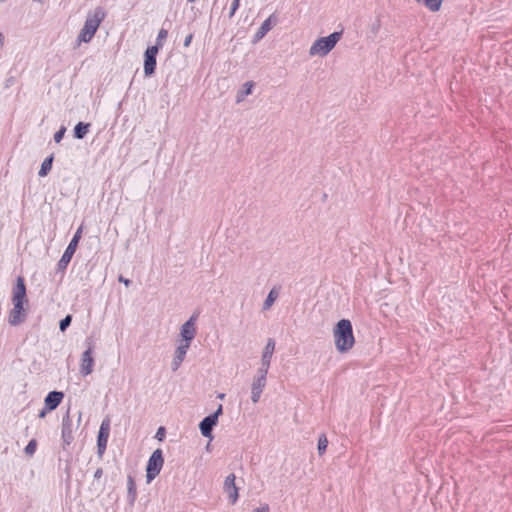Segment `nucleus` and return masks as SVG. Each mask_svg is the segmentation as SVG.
<instances>
[{
	"mask_svg": "<svg viewBox=\"0 0 512 512\" xmlns=\"http://www.w3.org/2000/svg\"><path fill=\"white\" fill-rule=\"evenodd\" d=\"M335 346L338 352L346 353L355 344L352 323L348 319L339 320L333 329Z\"/></svg>",
	"mask_w": 512,
	"mask_h": 512,
	"instance_id": "obj_1",
	"label": "nucleus"
},
{
	"mask_svg": "<svg viewBox=\"0 0 512 512\" xmlns=\"http://www.w3.org/2000/svg\"><path fill=\"white\" fill-rule=\"evenodd\" d=\"M105 16L106 13L102 7H97L92 15H88L84 23V26L77 37V41L79 43L90 42L93 36L95 35L99 25L104 20Z\"/></svg>",
	"mask_w": 512,
	"mask_h": 512,
	"instance_id": "obj_2",
	"label": "nucleus"
},
{
	"mask_svg": "<svg viewBox=\"0 0 512 512\" xmlns=\"http://www.w3.org/2000/svg\"><path fill=\"white\" fill-rule=\"evenodd\" d=\"M343 31H335L326 37H320L314 41L309 49V55L324 57L328 55L342 38Z\"/></svg>",
	"mask_w": 512,
	"mask_h": 512,
	"instance_id": "obj_3",
	"label": "nucleus"
},
{
	"mask_svg": "<svg viewBox=\"0 0 512 512\" xmlns=\"http://www.w3.org/2000/svg\"><path fill=\"white\" fill-rule=\"evenodd\" d=\"M82 236V226H80L75 234L73 235L70 243L66 247L63 255L61 256L60 260L57 263V271L58 272H64L69 265L74 253L76 252V249L78 247L79 241Z\"/></svg>",
	"mask_w": 512,
	"mask_h": 512,
	"instance_id": "obj_4",
	"label": "nucleus"
},
{
	"mask_svg": "<svg viewBox=\"0 0 512 512\" xmlns=\"http://www.w3.org/2000/svg\"><path fill=\"white\" fill-rule=\"evenodd\" d=\"M164 464L163 452L161 449H156L150 456L146 466V478L150 483L160 473Z\"/></svg>",
	"mask_w": 512,
	"mask_h": 512,
	"instance_id": "obj_5",
	"label": "nucleus"
},
{
	"mask_svg": "<svg viewBox=\"0 0 512 512\" xmlns=\"http://www.w3.org/2000/svg\"><path fill=\"white\" fill-rule=\"evenodd\" d=\"M87 349L82 353L81 356V365H80V373L83 376H87L92 373L94 367V343L91 339L86 340Z\"/></svg>",
	"mask_w": 512,
	"mask_h": 512,
	"instance_id": "obj_6",
	"label": "nucleus"
},
{
	"mask_svg": "<svg viewBox=\"0 0 512 512\" xmlns=\"http://www.w3.org/2000/svg\"><path fill=\"white\" fill-rule=\"evenodd\" d=\"M109 434L110 420L109 418H105L100 425L97 435V455L99 459L103 458V455L106 451Z\"/></svg>",
	"mask_w": 512,
	"mask_h": 512,
	"instance_id": "obj_7",
	"label": "nucleus"
},
{
	"mask_svg": "<svg viewBox=\"0 0 512 512\" xmlns=\"http://www.w3.org/2000/svg\"><path fill=\"white\" fill-rule=\"evenodd\" d=\"M13 308L10 310L8 315V323L11 326H18L22 324L27 318L26 303L12 302Z\"/></svg>",
	"mask_w": 512,
	"mask_h": 512,
	"instance_id": "obj_8",
	"label": "nucleus"
},
{
	"mask_svg": "<svg viewBox=\"0 0 512 512\" xmlns=\"http://www.w3.org/2000/svg\"><path fill=\"white\" fill-rule=\"evenodd\" d=\"M197 314H193L190 318L182 324L180 327V336L182 338V342L191 345V342L196 336V321Z\"/></svg>",
	"mask_w": 512,
	"mask_h": 512,
	"instance_id": "obj_9",
	"label": "nucleus"
},
{
	"mask_svg": "<svg viewBox=\"0 0 512 512\" xmlns=\"http://www.w3.org/2000/svg\"><path fill=\"white\" fill-rule=\"evenodd\" d=\"M159 50L156 47H147L144 52V75L151 77L156 70L157 54Z\"/></svg>",
	"mask_w": 512,
	"mask_h": 512,
	"instance_id": "obj_10",
	"label": "nucleus"
},
{
	"mask_svg": "<svg viewBox=\"0 0 512 512\" xmlns=\"http://www.w3.org/2000/svg\"><path fill=\"white\" fill-rule=\"evenodd\" d=\"M11 301L18 303H26V306H28L29 304V300L27 298L25 279L22 276L17 277L16 282L12 288Z\"/></svg>",
	"mask_w": 512,
	"mask_h": 512,
	"instance_id": "obj_11",
	"label": "nucleus"
},
{
	"mask_svg": "<svg viewBox=\"0 0 512 512\" xmlns=\"http://www.w3.org/2000/svg\"><path fill=\"white\" fill-rule=\"evenodd\" d=\"M61 438L63 441V449L66 450L68 446L74 441L73 436V422L69 415V410L66 415L63 416L62 419V427H61Z\"/></svg>",
	"mask_w": 512,
	"mask_h": 512,
	"instance_id": "obj_12",
	"label": "nucleus"
},
{
	"mask_svg": "<svg viewBox=\"0 0 512 512\" xmlns=\"http://www.w3.org/2000/svg\"><path fill=\"white\" fill-rule=\"evenodd\" d=\"M235 475L229 474L224 481V492L228 494L229 501L234 504L238 500V487L235 484Z\"/></svg>",
	"mask_w": 512,
	"mask_h": 512,
	"instance_id": "obj_13",
	"label": "nucleus"
},
{
	"mask_svg": "<svg viewBox=\"0 0 512 512\" xmlns=\"http://www.w3.org/2000/svg\"><path fill=\"white\" fill-rule=\"evenodd\" d=\"M63 398L64 393L62 391H50L44 399L46 410H55L61 404Z\"/></svg>",
	"mask_w": 512,
	"mask_h": 512,
	"instance_id": "obj_14",
	"label": "nucleus"
},
{
	"mask_svg": "<svg viewBox=\"0 0 512 512\" xmlns=\"http://www.w3.org/2000/svg\"><path fill=\"white\" fill-rule=\"evenodd\" d=\"M218 420H215L214 417H210L209 415L204 417L199 423V430L205 438L212 439V431L213 428L217 425Z\"/></svg>",
	"mask_w": 512,
	"mask_h": 512,
	"instance_id": "obj_15",
	"label": "nucleus"
},
{
	"mask_svg": "<svg viewBox=\"0 0 512 512\" xmlns=\"http://www.w3.org/2000/svg\"><path fill=\"white\" fill-rule=\"evenodd\" d=\"M266 386V381L254 379L251 386V400L253 403H257L260 400L263 389Z\"/></svg>",
	"mask_w": 512,
	"mask_h": 512,
	"instance_id": "obj_16",
	"label": "nucleus"
},
{
	"mask_svg": "<svg viewBox=\"0 0 512 512\" xmlns=\"http://www.w3.org/2000/svg\"><path fill=\"white\" fill-rule=\"evenodd\" d=\"M275 350V341L272 338H269L267 341V344L264 348V351L262 353L261 357V363H263V366H270L271 358Z\"/></svg>",
	"mask_w": 512,
	"mask_h": 512,
	"instance_id": "obj_17",
	"label": "nucleus"
},
{
	"mask_svg": "<svg viewBox=\"0 0 512 512\" xmlns=\"http://www.w3.org/2000/svg\"><path fill=\"white\" fill-rule=\"evenodd\" d=\"M137 498V489L132 475L127 476V499L131 507L134 506Z\"/></svg>",
	"mask_w": 512,
	"mask_h": 512,
	"instance_id": "obj_18",
	"label": "nucleus"
},
{
	"mask_svg": "<svg viewBox=\"0 0 512 512\" xmlns=\"http://www.w3.org/2000/svg\"><path fill=\"white\" fill-rule=\"evenodd\" d=\"M272 28V16L268 17L254 35V42L261 40Z\"/></svg>",
	"mask_w": 512,
	"mask_h": 512,
	"instance_id": "obj_19",
	"label": "nucleus"
},
{
	"mask_svg": "<svg viewBox=\"0 0 512 512\" xmlns=\"http://www.w3.org/2000/svg\"><path fill=\"white\" fill-rule=\"evenodd\" d=\"M91 124L86 122H78L73 129L74 138L81 140L85 138L87 133L89 132Z\"/></svg>",
	"mask_w": 512,
	"mask_h": 512,
	"instance_id": "obj_20",
	"label": "nucleus"
},
{
	"mask_svg": "<svg viewBox=\"0 0 512 512\" xmlns=\"http://www.w3.org/2000/svg\"><path fill=\"white\" fill-rule=\"evenodd\" d=\"M54 155L47 156L41 164L40 170L38 171L39 177H45L49 174L52 169Z\"/></svg>",
	"mask_w": 512,
	"mask_h": 512,
	"instance_id": "obj_21",
	"label": "nucleus"
},
{
	"mask_svg": "<svg viewBox=\"0 0 512 512\" xmlns=\"http://www.w3.org/2000/svg\"><path fill=\"white\" fill-rule=\"evenodd\" d=\"M278 295V290L275 287L272 288L263 303V310L270 309L273 303L276 301Z\"/></svg>",
	"mask_w": 512,
	"mask_h": 512,
	"instance_id": "obj_22",
	"label": "nucleus"
},
{
	"mask_svg": "<svg viewBox=\"0 0 512 512\" xmlns=\"http://www.w3.org/2000/svg\"><path fill=\"white\" fill-rule=\"evenodd\" d=\"M417 3L425 5L430 11L437 12L440 10L443 0H415Z\"/></svg>",
	"mask_w": 512,
	"mask_h": 512,
	"instance_id": "obj_23",
	"label": "nucleus"
},
{
	"mask_svg": "<svg viewBox=\"0 0 512 512\" xmlns=\"http://www.w3.org/2000/svg\"><path fill=\"white\" fill-rule=\"evenodd\" d=\"M167 36L168 31L164 28H161L158 32L155 44L152 47H156L157 50H160L163 47L164 41L166 40Z\"/></svg>",
	"mask_w": 512,
	"mask_h": 512,
	"instance_id": "obj_24",
	"label": "nucleus"
},
{
	"mask_svg": "<svg viewBox=\"0 0 512 512\" xmlns=\"http://www.w3.org/2000/svg\"><path fill=\"white\" fill-rule=\"evenodd\" d=\"M190 348V345L189 344H186V343H181L177 348H176V351H175V357L178 359V360H184L186 354H187V351L188 349Z\"/></svg>",
	"mask_w": 512,
	"mask_h": 512,
	"instance_id": "obj_25",
	"label": "nucleus"
},
{
	"mask_svg": "<svg viewBox=\"0 0 512 512\" xmlns=\"http://www.w3.org/2000/svg\"><path fill=\"white\" fill-rule=\"evenodd\" d=\"M328 446V439L325 434H321L318 438L317 450L319 455H323L326 452Z\"/></svg>",
	"mask_w": 512,
	"mask_h": 512,
	"instance_id": "obj_26",
	"label": "nucleus"
},
{
	"mask_svg": "<svg viewBox=\"0 0 512 512\" xmlns=\"http://www.w3.org/2000/svg\"><path fill=\"white\" fill-rule=\"evenodd\" d=\"M254 87V83L251 81H248L244 83L243 90L239 92L237 96V100L240 101L244 96H248L252 93V89Z\"/></svg>",
	"mask_w": 512,
	"mask_h": 512,
	"instance_id": "obj_27",
	"label": "nucleus"
},
{
	"mask_svg": "<svg viewBox=\"0 0 512 512\" xmlns=\"http://www.w3.org/2000/svg\"><path fill=\"white\" fill-rule=\"evenodd\" d=\"M72 315L68 314L59 322V329L61 332H65L67 328L71 325Z\"/></svg>",
	"mask_w": 512,
	"mask_h": 512,
	"instance_id": "obj_28",
	"label": "nucleus"
},
{
	"mask_svg": "<svg viewBox=\"0 0 512 512\" xmlns=\"http://www.w3.org/2000/svg\"><path fill=\"white\" fill-rule=\"evenodd\" d=\"M269 367L270 366H263V363H261V366L257 370V377H255V379L266 381Z\"/></svg>",
	"mask_w": 512,
	"mask_h": 512,
	"instance_id": "obj_29",
	"label": "nucleus"
},
{
	"mask_svg": "<svg viewBox=\"0 0 512 512\" xmlns=\"http://www.w3.org/2000/svg\"><path fill=\"white\" fill-rule=\"evenodd\" d=\"M36 448H37V441L35 439H31L28 444L26 445V447L24 448V452L27 454V455H33L36 451Z\"/></svg>",
	"mask_w": 512,
	"mask_h": 512,
	"instance_id": "obj_30",
	"label": "nucleus"
},
{
	"mask_svg": "<svg viewBox=\"0 0 512 512\" xmlns=\"http://www.w3.org/2000/svg\"><path fill=\"white\" fill-rule=\"evenodd\" d=\"M65 132H66V128L64 126H61L60 129L58 131H56L54 134V141L56 143L61 142V140L63 139V137L65 135Z\"/></svg>",
	"mask_w": 512,
	"mask_h": 512,
	"instance_id": "obj_31",
	"label": "nucleus"
},
{
	"mask_svg": "<svg viewBox=\"0 0 512 512\" xmlns=\"http://www.w3.org/2000/svg\"><path fill=\"white\" fill-rule=\"evenodd\" d=\"M165 436H166V429L165 427L163 426H160L155 434V438L158 440V441H163L165 439Z\"/></svg>",
	"mask_w": 512,
	"mask_h": 512,
	"instance_id": "obj_32",
	"label": "nucleus"
},
{
	"mask_svg": "<svg viewBox=\"0 0 512 512\" xmlns=\"http://www.w3.org/2000/svg\"><path fill=\"white\" fill-rule=\"evenodd\" d=\"M239 6H240V0H233L231 7H230L229 15H228L229 18H232L235 15V12L239 8Z\"/></svg>",
	"mask_w": 512,
	"mask_h": 512,
	"instance_id": "obj_33",
	"label": "nucleus"
},
{
	"mask_svg": "<svg viewBox=\"0 0 512 512\" xmlns=\"http://www.w3.org/2000/svg\"><path fill=\"white\" fill-rule=\"evenodd\" d=\"M103 476V469L101 467L97 468L96 471L94 472V480L92 482V486H94L96 484V482L99 481V479Z\"/></svg>",
	"mask_w": 512,
	"mask_h": 512,
	"instance_id": "obj_34",
	"label": "nucleus"
},
{
	"mask_svg": "<svg viewBox=\"0 0 512 512\" xmlns=\"http://www.w3.org/2000/svg\"><path fill=\"white\" fill-rule=\"evenodd\" d=\"M223 413V406L220 404L218 408L211 414H209L210 417H214L215 420L219 419V416Z\"/></svg>",
	"mask_w": 512,
	"mask_h": 512,
	"instance_id": "obj_35",
	"label": "nucleus"
},
{
	"mask_svg": "<svg viewBox=\"0 0 512 512\" xmlns=\"http://www.w3.org/2000/svg\"><path fill=\"white\" fill-rule=\"evenodd\" d=\"M183 360H178L175 356L171 364L172 371L178 370Z\"/></svg>",
	"mask_w": 512,
	"mask_h": 512,
	"instance_id": "obj_36",
	"label": "nucleus"
},
{
	"mask_svg": "<svg viewBox=\"0 0 512 512\" xmlns=\"http://www.w3.org/2000/svg\"><path fill=\"white\" fill-rule=\"evenodd\" d=\"M118 281L123 283L126 287H129L131 285V283H132L131 280L125 278L123 275H119Z\"/></svg>",
	"mask_w": 512,
	"mask_h": 512,
	"instance_id": "obj_37",
	"label": "nucleus"
},
{
	"mask_svg": "<svg viewBox=\"0 0 512 512\" xmlns=\"http://www.w3.org/2000/svg\"><path fill=\"white\" fill-rule=\"evenodd\" d=\"M268 504L261 505L260 507L254 509L252 512H269Z\"/></svg>",
	"mask_w": 512,
	"mask_h": 512,
	"instance_id": "obj_38",
	"label": "nucleus"
},
{
	"mask_svg": "<svg viewBox=\"0 0 512 512\" xmlns=\"http://www.w3.org/2000/svg\"><path fill=\"white\" fill-rule=\"evenodd\" d=\"M193 39V34H188L184 39V47H188Z\"/></svg>",
	"mask_w": 512,
	"mask_h": 512,
	"instance_id": "obj_39",
	"label": "nucleus"
},
{
	"mask_svg": "<svg viewBox=\"0 0 512 512\" xmlns=\"http://www.w3.org/2000/svg\"><path fill=\"white\" fill-rule=\"evenodd\" d=\"M51 410H46V406L44 405L43 409L40 410L39 414H38V417L39 418H44L46 416V414L48 412H50Z\"/></svg>",
	"mask_w": 512,
	"mask_h": 512,
	"instance_id": "obj_40",
	"label": "nucleus"
},
{
	"mask_svg": "<svg viewBox=\"0 0 512 512\" xmlns=\"http://www.w3.org/2000/svg\"><path fill=\"white\" fill-rule=\"evenodd\" d=\"M15 82V78L14 77H9L6 79L5 81V87L8 88L10 87L12 84H14Z\"/></svg>",
	"mask_w": 512,
	"mask_h": 512,
	"instance_id": "obj_41",
	"label": "nucleus"
},
{
	"mask_svg": "<svg viewBox=\"0 0 512 512\" xmlns=\"http://www.w3.org/2000/svg\"><path fill=\"white\" fill-rule=\"evenodd\" d=\"M4 45V35L2 32H0V49L3 47Z\"/></svg>",
	"mask_w": 512,
	"mask_h": 512,
	"instance_id": "obj_42",
	"label": "nucleus"
},
{
	"mask_svg": "<svg viewBox=\"0 0 512 512\" xmlns=\"http://www.w3.org/2000/svg\"><path fill=\"white\" fill-rule=\"evenodd\" d=\"M224 396H225V394H219V396H218V397H219L220 399H223V398H224Z\"/></svg>",
	"mask_w": 512,
	"mask_h": 512,
	"instance_id": "obj_43",
	"label": "nucleus"
},
{
	"mask_svg": "<svg viewBox=\"0 0 512 512\" xmlns=\"http://www.w3.org/2000/svg\"><path fill=\"white\" fill-rule=\"evenodd\" d=\"M34 2H40V3H43L44 0H33Z\"/></svg>",
	"mask_w": 512,
	"mask_h": 512,
	"instance_id": "obj_44",
	"label": "nucleus"
},
{
	"mask_svg": "<svg viewBox=\"0 0 512 512\" xmlns=\"http://www.w3.org/2000/svg\"><path fill=\"white\" fill-rule=\"evenodd\" d=\"M81 421V413H79L78 423Z\"/></svg>",
	"mask_w": 512,
	"mask_h": 512,
	"instance_id": "obj_45",
	"label": "nucleus"
},
{
	"mask_svg": "<svg viewBox=\"0 0 512 512\" xmlns=\"http://www.w3.org/2000/svg\"><path fill=\"white\" fill-rule=\"evenodd\" d=\"M189 3L195 2L196 0H187Z\"/></svg>",
	"mask_w": 512,
	"mask_h": 512,
	"instance_id": "obj_46",
	"label": "nucleus"
}]
</instances>
